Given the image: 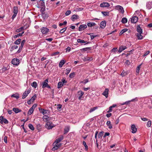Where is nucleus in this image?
<instances>
[{
	"label": "nucleus",
	"mask_w": 152,
	"mask_h": 152,
	"mask_svg": "<svg viewBox=\"0 0 152 152\" xmlns=\"http://www.w3.org/2000/svg\"><path fill=\"white\" fill-rule=\"evenodd\" d=\"M31 85L33 87L36 88L37 86V83L36 82L34 81L31 83Z\"/></svg>",
	"instance_id": "obj_34"
},
{
	"label": "nucleus",
	"mask_w": 152,
	"mask_h": 152,
	"mask_svg": "<svg viewBox=\"0 0 152 152\" xmlns=\"http://www.w3.org/2000/svg\"><path fill=\"white\" fill-rule=\"evenodd\" d=\"M30 90H28L27 91H25L23 94L22 98L25 99L30 93Z\"/></svg>",
	"instance_id": "obj_8"
},
{
	"label": "nucleus",
	"mask_w": 152,
	"mask_h": 152,
	"mask_svg": "<svg viewBox=\"0 0 152 152\" xmlns=\"http://www.w3.org/2000/svg\"><path fill=\"white\" fill-rule=\"evenodd\" d=\"M69 127L68 126H66L64 129V134H65L68 132L69 131Z\"/></svg>",
	"instance_id": "obj_27"
},
{
	"label": "nucleus",
	"mask_w": 152,
	"mask_h": 152,
	"mask_svg": "<svg viewBox=\"0 0 152 152\" xmlns=\"http://www.w3.org/2000/svg\"><path fill=\"white\" fill-rule=\"evenodd\" d=\"M118 51V49L117 48H113L111 51L112 52H115Z\"/></svg>",
	"instance_id": "obj_57"
},
{
	"label": "nucleus",
	"mask_w": 152,
	"mask_h": 152,
	"mask_svg": "<svg viewBox=\"0 0 152 152\" xmlns=\"http://www.w3.org/2000/svg\"><path fill=\"white\" fill-rule=\"evenodd\" d=\"M141 65H140L138 66L136 70V73L137 74H139L140 68Z\"/></svg>",
	"instance_id": "obj_28"
},
{
	"label": "nucleus",
	"mask_w": 152,
	"mask_h": 152,
	"mask_svg": "<svg viewBox=\"0 0 152 152\" xmlns=\"http://www.w3.org/2000/svg\"><path fill=\"white\" fill-rule=\"evenodd\" d=\"M106 22L105 21H102L100 23V27L102 28H104L106 26Z\"/></svg>",
	"instance_id": "obj_20"
},
{
	"label": "nucleus",
	"mask_w": 152,
	"mask_h": 152,
	"mask_svg": "<svg viewBox=\"0 0 152 152\" xmlns=\"http://www.w3.org/2000/svg\"><path fill=\"white\" fill-rule=\"evenodd\" d=\"M23 29V27H21L19 29H18L16 30V31L17 32H19L20 31H21Z\"/></svg>",
	"instance_id": "obj_54"
},
{
	"label": "nucleus",
	"mask_w": 152,
	"mask_h": 152,
	"mask_svg": "<svg viewBox=\"0 0 152 152\" xmlns=\"http://www.w3.org/2000/svg\"><path fill=\"white\" fill-rule=\"evenodd\" d=\"M71 13V11L70 10H67L66 11L65 13V15H68Z\"/></svg>",
	"instance_id": "obj_60"
},
{
	"label": "nucleus",
	"mask_w": 152,
	"mask_h": 152,
	"mask_svg": "<svg viewBox=\"0 0 152 152\" xmlns=\"http://www.w3.org/2000/svg\"><path fill=\"white\" fill-rule=\"evenodd\" d=\"M79 16L77 15H74L72 16L71 18V19L73 21H74V20H77L79 18Z\"/></svg>",
	"instance_id": "obj_16"
},
{
	"label": "nucleus",
	"mask_w": 152,
	"mask_h": 152,
	"mask_svg": "<svg viewBox=\"0 0 152 152\" xmlns=\"http://www.w3.org/2000/svg\"><path fill=\"white\" fill-rule=\"evenodd\" d=\"M11 96L18 99L19 98V95L18 94H13L11 95Z\"/></svg>",
	"instance_id": "obj_25"
},
{
	"label": "nucleus",
	"mask_w": 152,
	"mask_h": 152,
	"mask_svg": "<svg viewBox=\"0 0 152 152\" xmlns=\"http://www.w3.org/2000/svg\"><path fill=\"white\" fill-rule=\"evenodd\" d=\"M77 42L79 43H84L86 42H85L84 40H81L80 39H77Z\"/></svg>",
	"instance_id": "obj_48"
},
{
	"label": "nucleus",
	"mask_w": 152,
	"mask_h": 152,
	"mask_svg": "<svg viewBox=\"0 0 152 152\" xmlns=\"http://www.w3.org/2000/svg\"><path fill=\"white\" fill-rule=\"evenodd\" d=\"M110 4L107 2H104L101 3L100 4V6L101 7H108L110 6Z\"/></svg>",
	"instance_id": "obj_10"
},
{
	"label": "nucleus",
	"mask_w": 152,
	"mask_h": 152,
	"mask_svg": "<svg viewBox=\"0 0 152 152\" xmlns=\"http://www.w3.org/2000/svg\"><path fill=\"white\" fill-rule=\"evenodd\" d=\"M20 60L18 58H14L12 61V63L14 65L17 66L20 63Z\"/></svg>",
	"instance_id": "obj_4"
},
{
	"label": "nucleus",
	"mask_w": 152,
	"mask_h": 152,
	"mask_svg": "<svg viewBox=\"0 0 152 152\" xmlns=\"http://www.w3.org/2000/svg\"><path fill=\"white\" fill-rule=\"evenodd\" d=\"M28 126L29 128L31 130H34V128L32 124H29Z\"/></svg>",
	"instance_id": "obj_43"
},
{
	"label": "nucleus",
	"mask_w": 152,
	"mask_h": 152,
	"mask_svg": "<svg viewBox=\"0 0 152 152\" xmlns=\"http://www.w3.org/2000/svg\"><path fill=\"white\" fill-rule=\"evenodd\" d=\"M53 126L52 123L49 121L47 122L45 124V127L48 129H52Z\"/></svg>",
	"instance_id": "obj_3"
},
{
	"label": "nucleus",
	"mask_w": 152,
	"mask_h": 152,
	"mask_svg": "<svg viewBox=\"0 0 152 152\" xmlns=\"http://www.w3.org/2000/svg\"><path fill=\"white\" fill-rule=\"evenodd\" d=\"M71 69H70V68H69H69L66 69L65 70V71H66V72L65 74L66 75H67L71 71Z\"/></svg>",
	"instance_id": "obj_45"
},
{
	"label": "nucleus",
	"mask_w": 152,
	"mask_h": 152,
	"mask_svg": "<svg viewBox=\"0 0 152 152\" xmlns=\"http://www.w3.org/2000/svg\"><path fill=\"white\" fill-rule=\"evenodd\" d=\"M3 122L5 124H7L8 123V121L5 118L4 119Z\"/></svg>",
	"instance_id": "obj_59"
},
{
	"label": "nucleus",
	"mask_w": 152,
	"mask_h": 152,
	"mask_svg": "<svg viewBox=\"0 0 152 152\" xmlns=\"http://www.w3.org/2000/svg\"><path fill=\"white\" fill-rule=\"evenodd\" d=\"M103 133L104 132H99L98 134V137H99V138L102 137V136L103 135Z\"/></svg>",
	"instance_id": "obj_49"
},
{
	"label": "nucleus",
	"mask_w": 152,
	"mask_h": 152,
	"mask_svg": "<svg viewBox=\"0 0 152 152\" xmlns=\"http://www.w3.org/2000/svg\"><path fill=\"white\" fill-rule=\"evenodd\" d=\"M146 7L149 9H151L152 7V2H149L147 3Z\"/></svg>",
	"instance_id": "obj_17"
},
{
	"label": "nucleus",
	"mask_w": 152,
	"mask_h": 152,
	"mask_svg": "<svg viewBox=\"0 0 152 152\" xmlns=\"http://www.w3.org/2000/svg\"><path fill=\"white\" fill-rule=\"evenodd\" d=\"M115 9L120 11L123 14L124 12V10L123 8L120 5H117L115 7Z\"/></svg>",
	"instance_id": "obj_7"
},
{
	"label": "nucleus",
	"mask_w": 152,
	"mask_h": 152,
	"mask_svg": "<svg viewBox=\"0 0 152 152\" xmlns=\"http://www.w3.org/2000/svg\"><path fill=\"white\" fill-rule=\"evenodd\" d=\"M97 109V107H94L93 108H91L89 110V112L90 113H91V112H93V111L95 110H96Z\"/></svg>",
	"instance_id": "obj_36"
},
{
	"label": "nucleus",
	"mask_w": 152,
	"mask_h": 152,
	"mask_svg": "<svg viewBox=\"0 0 152 152\" xmlns=\"http://www.w3.org/2000/svg\"><path fill=\"white\" fill-rule=\"evenodd\" d=\"M49 117L48 116L46 115H44L43 117V119L44 121L45 122H48V121L49 120Z\"/></svg>",
	"instance_id": "obj_24"
},
{
	"label": "nucleus",
	"mask_w": 152,
	"mask_h": 152,
	"mask_svg": "<svg viewBox=\"0 0 152 152\" xmlns=\"http://www.w3.org/2000/svg\"><path fill=\"white\" fill-rule=\"evenodd\" d=\"M131 129L132 130V132L133 133H136L137 131V129L134 125H132L131 126Z\"/></svg>",
	"instance_id": "obj_14"
},
{
	"label": "nucleus",
	"mask_w": 152,
	"mask_h": 152,
	"mask_svg": "<svg viewBox=\"0 0 152 152\" xmlns=\"http://www.w3.org/2000/svg\"><path fill=\"white\" fill-rule=\"evenodd\" d=\"M128 30V29L127 28H124L123 29H122L120 32L119 33V35H122L123 34L127 31Z\"/></svg>",
	"instance_id": "obj_26"
},
{
	"label": "nucleus",
	"mask_w": 152,
	"mask_h": 152,
	"mask_svg": "<svg viewBox=\"0 0 152 152\" xmlns=\"http://www.w3.org/2000/svg\"><path fill=\"white\" fill-rule=\"evenodd\" d=\"M45 40L48 41L50 42L52 40H53V39L52 38H49L46 39Z\"/></svg>",
	"instance_id": "obj_61"
},
{
	"label": "nucleus",
	"mask_w": 152,
	"mask_h": 152,
	"mask_svg": "<svg viewBox=\"0 0 152 152\" xmlns=\"http://www.w3.org/2000/svg\"><path fill=\"white\" fill-rule=\"evenodd\" d=\"M106 124L107 126H108V128L109 129H111L112 128V125L110 121H107Z\"/></svg>",
	"instance_id": "obj_22"
},
{
	"label": "nucleus",
	"mask_w": 152,
	"mask_h": 152,
	"mask_svg": "<svg viewBox=\"0 0 152 152\" xmlns=\"http://www.w3.org/2000/svg\"><path fill=\"white\" fill-rule=\"evenodd\" d=\"M83 144L85 147V149L86 150H87L88 149V146L86 145V142L84 141H83Z\"/></svg>",
	"instance_id": "obj_47"
},
{
	"label": "nucleus",
	"mask_w": 152,
	"mask_h": 152,
	"mask_svg": "<svg viewBox=\"0 0 152 152\" xmlns=\"http://www.w3.org/2000/svg\"><path fill=\"white\" fill-rule=\"evenodd\" d=\"M102 13L104 15H108L109 12H102Z\"/></svg>",
	"instance_id": "obj_51"
},
{
	"label": "nucleus",
	"mask_w": 152,
	"mask_h": 152,
	"mask_svg": "<svg viewBox=\"0 0 152 152\" xmlns=\"http://www.w3.org/2000/svg\"><path fill=\"white\" fill-rule=\"evenodd\" d=\"M63 86V84L62 82H59L58 84L57 88H61Z\"/></svg>",
	"instance_id": "obj_32"
},
{
	"label": "nucleus",
	"mask_w": 152,
	"mask_h": 152,
	"mask_svg": "<svg viewBox=\"0 0 152 152\" xmlns=\"http://www.w3.org/2000/svg\"><path fill=\"white\" fill-rule=\"evenodd\" d=\"M54 144H55V146L52 148V150L53 151H55V150L57 149L58 148L59 146H58V144H56H56L55 143Z\"/></svg>",
	"instance_id": "obj_33"
},
{
	"label": "nucleus",
	"mask_w": 152,
	"mask_h": 152,
	"mask_svg": "<svg viewBox=\"0 0 152 152\" xmlns=\"http://www.w3.org/2000/svg\"><path fill=\"white\" fill-rule=\"evenodd\" d=\"M88 82V79H85L83 81V83L85 84L87 82Z\"/></svg>",
	"instance_id": "obj_64"
},
{
	"label": "nucleus",
	"mask_w": 152,
	"mask_h": 152,
	"mask_svg": "<svg viewBox=\"0 0 152 152\" xmlns=\"http://www.w3.org/2000/svg\"><path fill=\"white\" fill-rule=\"evenodd\" d=\"M75 75V73L73 72L71 73L69 75V77L71 78H73Z\"/></svg>",
	"instance_id": "obj_46"
},
{
	"label": "nucleus",
	"mask_w": 152,
	"mask_h": 152,
	"mask_svg": "<svg viewBox=\"0 0 152 152\" xmlns=\"http://www.w3.org/2000/svg\"><path fill=\"white\" fill-rule=\"evenodd\" d=\"M77 93L79 96L78 99H81L82 96L84 94V93L81 91H80L78 92Z\"/></svg>",
	"instance_id": "obj_13"
},
{
	"label": "nucleus",
	"mask_w": 152,
	"mask_h": 152,
	"mask_svg": "<svg viewBox=\"0 0 152 152\" xmlns=\"http://www.w3.org/2000/svg\"><path fill=\"white\" fill-rule=\"evenodd\" d=\"M126 75V72H125L124 71H123L122 72V73H121V75L123 77V76H125Z\"/></svg>",
	"instance_id": "obj_56"
},
{
	"label": "nucleus",
	"mask_w": 152,
	"mask_h": 152,
	"mask_svg": "<svg viewBox=\"0 0 152 152\" xmlns=\"http://www.w3.org/2000/svg\"><path fill=\"white\" fill-rule=\"evenodd\" d=\"M48 79H46L43 83L42 88H44L46 87H47L50 89L51 88L50 87L49 85L48 84Z\"/></svg>",
	"instance_id": "obj_2"
},
{
	"label": "nucleus",
	"mask_w": 152,
	"mask_h": 152,
	"mask_svg": "<svg viewBox=\"0 0 152 152\" xmlns=\"http://www.w3.org/2000/svg\"><path fill=\"white\" fill-rule=\"evenodd\" d=\"M142 33H137V36L139 39H142L143 38L142 36L141 35Z\"/></svg>",
	"instance_id": "obj_29"
},
{
	"label": "nucleus",
	"mask_w": 152,
	"mask_h": 152,
	"mask_svg": "<svg viewBox=\"0 0 152 152\" xmlns=\"http://www.w3.org/2000/svg\"><path fill=\"white\" fill-rule=\"evenodd\" d=\"M4 141L6 143H7V137L6 136H5L4 137Z\"/></svg>",
	"instance_id": "obj_62"
},
{
	"label": "nucleus",
	"mask_w": 152,
	"mask_h": 152,
	"mask_svg": "<svg viewBox=\"0 0 152 152\" xmlns=\"http://www.w3.org/2000/svg\"><path fill=\"white\" fill-rule=\"evenodd\" d=\"M110 133L109 132H106L105 134L104 135V138L106 136H108L110 135Z\"/></svg>",
	"instance_id": "obj_63"
},
{
	"label": "nucleus",
	"mask_w": 152,
	"mask_h": 152,
	"mask_svg": "<svg viewBox=\"0 0 152 152\" xmlns=\"http://www.w3.org/2000/svg\"><path fill=\"white\" fill-rule=\"evenodd\" d=\"M36 97V95H34V96L30 99L31 101H32V102H33L34 101Z\"/></svg>",
	"instance_id": "obj_41"
},
{
	"label": "nucleus",
	"mask_w": 152,
	"mask_h": 152,
	"mask_svg": "<svg viewBox=\"0 0 152 152\" xmlns=\"http://www.w3.org/2000/svg\"><path fill=\"white\" fill-rule=\"evenodd\" d=\"M137 31L138 32V33H142V29L141 28L139 25L137 26Z\"/></svg>",
	"instance_id": "obj_18"
},
{
	"label": "nucleus",
	"mask_w": 152,
	"mask_h": 152,
	"mask_svg": "<svg viewBox=\"0 0 152 152\" xmlns=\"http://www.w3.org/2000/svg\"><path fill=\"white\" fill-rule=\"evenodd\" d=\"M33 111L34 110L30 108L28 113V115H31L33 113Z\"/></svg>",
	"instance_id": "obj_44"
},
{
	"label": "nucleus",
	"mask_w": 152,
	"mask_h": 152,
	"mask_svg": "<svg viewBox=\"0 0 152 152\" xmlns=\"http://www.w3.org/2000/svg\"><path fill=\"white\" fill-rule=\"evenodd\" d=\"M87 27V26L86 25H81L79 27V31H83L85 28H86Z\"/></svg>",
	"instance_id": "obj_9"
},
{
	"label": "nucleus",
	"mask_w": 152,
	"mask_h": 152,
	"mask_svg": "<svg viewBox=\"0 0 152 152\" xmlns=\"http://www.w3.org/2000/svg\"><path fill=\"white\" fill-rule=\"evenodd\" d=\"M38 4L39 8H41V10L42 11H44L45 9V2L42 0H40L39 2H38Z\"/></svg>",
	"instance_id": "obj_1"
},
{
	"label": "nucleus",
	"mask_w": 152,
	"mask_h": 152,
	"mask_svg": "<svg viewBox=\"0 0 152 152\" xmlns=\"http://www.w3.org/2000/svg\"><path fill=\"white\" fill-rule=\"evenodd\" d=\"M63 139V137L61 136V137L57 139L55 141V142L54 143V144L56 143V144H58V142H60L61 140Z\"/></svg>",
	"instance_id": "obj_15"
},
{
	"label": "nucleus",
	"mask_w": 152,
	"mask_h": 152,
	"mask_svg": "<svg viewBox=\"0 0 152 152\" xmlns=\"http://www.w3.org/2000/svg\"><path fill=\"white\" fill-rule=\"evenodd\" d=\"M126 48V46H125L124 47L123 46H121L119 48L118 51L119 53H121L123 50H124Z\"/></svg>",
	"instance_id": "obj_19"
},
{
	"label": "nucleus",
	"mask_w": 152,
	"mask_h": 152,
	"mask_svg": "<svg viewBox=\"0 0 152 152\" xmlns=\"http://www.w3.org/2000/svg\"><path fill=\"white\" fill-rule=\"evenodd\" d=\"M125 64L127 65H130V63L129 60H127L125 62Z\"/></svg>",
	"instance_id": "obj_58"
},
{
	"label": "nucleus",
	"mask_w": 152,
	"mask_h": 152,
	"mask_svg": "<svg viewBox=\"0 0 152 152\" xmlns=\"http://www.w3.org/2000/svg\"><path fill=\"white\" fill-rule=\"evenodd\" d=\"M127 19L125 18H122L121 22L123 23H125L127 22Z\"/></svg>",
	"instance_id": "obj_35"
},
{
	"label": "nucleus",
	"mask_w": 152,
	"mask_h": 152,
	"mask_svg": "<svg viewBox=\"0 0 152 152\" xmlns=\"http://www.w3.org/2000/svg\"><path fill=\"white\" fill-rule=\"evenodd\" d=\"M138 18L137 17L134 16L131 19V22L132 23H136L137 21Z\"/></svg>",
	"instance_id": "obj_11"
},
{
	"label": "nucleus",
	"mask_w": 152,
	"mask_h": 152,
	"mask_svg": "<svg viewBox=\"0 0 152 152\" xmlns=\"http://www.w3.org/2000/svg\"><path fill=\"white\" fill-rule=\"evenodd\" d=\"M18 48V46L17 45H14L11 48V49H10V51H12L13 50H14V49H16L17 48Z\"/></svg>",
	"instance_id": "obj_38"
},
{
	"label": "nucleus",
	"mask_w": 152,
	"mask_h": 152,
	"mask_svg": "<svg viewBox=\"0 0 152 152\" xmlns=\"http://www.w3.org/2000/svg\"><path fill=\"white\" fill-rule=\"evenodd\" d=\"M37 104H34L32 107L31 108V109L34 110V109L36 108V107L37 106Z\"/></svg>",
	"instance_id": "obj_55"
},
{
	"label": "nucleus",
	"mask_w": 152,
	"mask_h": 152,
	"mask_svg": "<svg viewBox=\"0 0 152 152\" xmlns=\"http://www.w3.org/2000/svg\"><path fill=\"white\" fill-rule=\"evenodd\" d=\"M67 23V22L66 21H64L63 23H60L59 24V26H61L63 25H65Z\"/></svg>",
	"instance_id": "obj_53"
},
{
	"label": "nucleus",
	"mask_w": 152,
	"mask_h": 152,
	"mask_svg": "<svg viewBox=\"0 0 152 152\" xmlns=\"http://www.w3.org/2000/svg\"><path fill=\"white\" fill-rule=\"evenodd\" d=\"M4 119L3 116H1L0 117V123L1 124H2Z\"/></svg>",
	"instance_id": "obj_50"
},
{
	"label": "nucleus",
	"mask_w": 152,
	"mask_h": 152,
	"mask_svg": "<svg viewBox=\"0 0 152 152\" xmlns=\"http://www.w3.org/2000/svg\"><path fill=\"white\" fill-rule=\"evenodd\" d=\"M109 90L108 88H106L102 93V95L107 98L108 96Z\"/></svg>",
	"instance_id": "obj_12"
},
{
	"label": "nucleus",
	"mask_w": 152,
	"mask_h": 152,
	"mask_svg": "<svg viewBox=\"0 0 152 152\" xmlns=\"http://www.w3.org/2000/svg\"><path fill=\"white\" fill-rule=\"evenodd\" d=\"M41 31L42 34H47L49 31V30L46 27H43L41 29Z\"/></svg>",
	"instance_id": "obj_5"
},
{
	"label": "nucleus",
	"mask_w": 152,
	"mask_h": 152,
	"mask_svg": "<svg viewBox=\"0 0 152 152\" xmlns=\"http://www.w3.org/2000/svg\"><path fill=\"white\" fill-rule=\"evenodd\" d=\"M91 49V47H88V48H83V49H81L80 50L81 51L83 50L84 51H86L88 50H90Z\"/></svg>",
	"instance_id": "obj_39"
},
{
	"label": "nucleus",
	"mask_w": 152,
	"mask_h": 152,
	"mask_svg": "<svg viewBox=\"0 0 152 152\" xmlns=\"http://www.w3.org/2000/svg\"><path fill=\"white\" fill-rule=\"evenodd\" d=\"M151 121H148L147 124V126L148 127H149L151 125Z\"/></svg>",
	"instance_id": "obj_52"
},
{
	"label": "nucleus",
	"mask_w": 152,
	"mask_h": 152,
	"mask_svg": "<svg viewBox=\"0 0 152 152\" xmlns=\"http://www.w3.org/2000/svg\"><path fill=\"white\" fill-rule=\"evenodd\" d=\"M13 110L15 113H18L21 111V110H19V109H18V108H13Z\"/></svg>",
	"instance_id": "obj_30"
},
{
	"label": "nucleus",
	"mask_w": 152,
	"mask_h": 152,
	"mask_svg": "<svg viewBox=\"0 0 152 152\" xmlns=\"http://www.w3.org/2000/svg\"><path fill=\"white\" fill-rule=\"evenodd\" d=\"M26 42V40H23L21 42V45L20 47H19L18 50L17 51V53H20L21 51L22 48H23V45H24L25 43Z\"/></svg>",
	"instance_id": "obj_6"
},
{
	"label": "nucleus",
	"mask_w": 152,
	"mask_h": 152,
	"mask_svg": "<svg viewBox=\"0 0 152 152\" xmlns=\"http://www.w3.org/2000/svg\"><path fill=\"white\" fill-rule=\"evenodd\" d=\"M13 12L15 14H17L18 12V10L17 7H14L13 8Z\"/></svg>",
	"instance_id": "obj_31"
},
{
	"label": "nucleus",
	"mask_w": 152,
	"mask_h": 152,
	"mask_svg": "<svg viewBox=\"0 0 152 152\" xmlns=\"http://www.w3.org/2000/svg\"><path fill=\"white\" fill-rule=\"evenodd\" d=\"M93 33H90V34H88L89 35L91 36V39L92 40L93 39L96 37V35H92Z\"/></svg>",
	"instance_id": "obj_40"
},
{
	"label": "nucleus",
	"mask_w": 152,
	"mask_h": 152,
	"mask_svg": "<svg viewBox=\"0 0 152 152\" xmlns=\"http://www.w3.org/2000/svg\"><path fill=\"white\" fill-rule=\"evenodd\" d=\"M39 110L40 111V112L42 113L43 115H44L45 114H46L47 113V111H48V110H44V109L39 108Z\"/></svg>",
	"instance_id": "obj_21"
},
{
	"label": "nucleus",
	"mask_w": 152,
	"mask_h": 152,
	"mask_svg": "<svg viewBox=\"0 0 152 152\" xmlns=\"http://www.w3.org/2000/svg\"><path fill=\"white\" fill-rule=\"evenodd\" d=\"M65 63V61L64 60H61V61L60 62L59 64V66L60 68H61L63 65Z\"/></svg>",
	"instance_id": "obj_23"
},
{
	"label": "nucleus",
	"mask_w": 152,
	"mask_h": 152,
	"mask_svg": "<svg viewBox=\"0 0 152 152\" xmlns=\"http://www.w3.org/2000/svg\"><path fill=\"white\" fill-rule=\"evenodd\" d=\"M21 41V39H18L14 43L15 44L18 45L20 44Z\"/></svg>",
	"instance_id": "obj_37"
},
{
	"label": "nucleus",
	"mask_w": 152,
	"mask_h": 152,
	"mask_svg": "<svg viewBox=\"0 0 152 152\" xmlns=\"http://www.w3.org/2000/svg\"><path fill=\"white\" fill-rule=\"evenodd\" d=\"M67 27L64 28L62 29L60 31V33H64L67 29Z\"/></svg>",
	"instance_id": "obj_42"
}]
</instances>
